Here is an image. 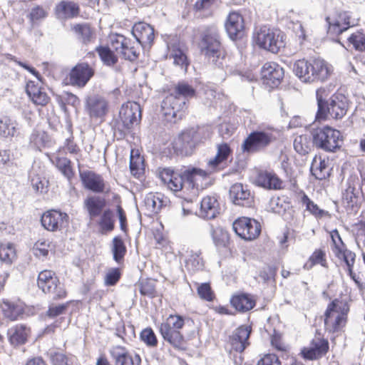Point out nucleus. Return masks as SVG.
<instances>
[{
	"mask_svg": "<svg viewBox=\"0 0 365 365\" xmlns=\"http://www.w3.org/2000/svg\"><path fill=\"white\" fill-rule=\"evenodd\" d=\"M199 297L207 302H212L215 299V293L209 282L201 283L197 288Z\"/></svg>",
	"mask_w": 365,
	"mask_h": 365,
	"instance_id": "680f3d73",
	"label": "nucleus"
},
{
	"mask_svg": "<svg viewBox=\"0 0 365 365\" xmlns=\"http://www.w3.org/2000/svg\"><path fill=\"white\" fill-rule=\"evenodd\" d=\"M115 215L110 208L106 209L100 215L98 225L101 234H107L115 229Z\"/></svg>",
	"mask_w": 365,
	"mask_h": 365,
	"instance_id": "58836bf2",
	"label": "nucleus"
},
{
	"mask_svg": "<svg viewBox=\"0 0 365 365\" xmlns=\"http://www.w3.org/2000/svg\"><path fill=\"white\" fill-rule=\"evenodd\" d=\"M114 365H140L141 358L138 354L131 353L123 346H115L109 349Z\"/></svg>",
	"mask_w": 365,
	"mask_h": 365,
	"instance_id": "aec40b11",
	"label": "nucleus"
},
{
	"mask_svg": "<svg viewBox=\"0 0 365 365\" xmlns=\"http://www.w3.org/2000/svg\"><path fill=\"white\" fill-rule=\"evenodd\" d=\"M350 19L351 15L349 11L340 12L338 15V19L335 20L333 23L329 21V17H327L326 21L329 24V32H332L333 34L337 36L341 34L350 27L354 26V24L351 23Z\"/></svg>",
	"mask_w": 365,
	"mask_h": 365,
	"instance_id": "c85d7f7f",
	"label": "nucleus"
},
{
	"mask_svg": "<svg viewBox=\"0 0 365 365\" xmlns=\"http://www.w3.org/2000/svg\"><path fill=\"white\" fill-rule=\"evenodd\" d=\"M185 324V318L180 314H170L161 323L159 331L162 338L174 349L181 351L187 350V341L180 329Z\"/></svg>",
	"mask_w": 365,
	"mask_h": 365,
	"instance_id": "423d86ee",
	"label": "nucleus"
},
{
	"mask_svg": "<svg viewBox=\"0 0 365 365\" xmlns=\"http://www.w3.org/2000/svg\"><path fill=\"white\" fill-rule=\"evenodd\" d=\"M85 108L91 118H101L108 111V103L103 96L93 94L86 97Z\"/></svg>",
	"mask_w": 365,
	"mask_h": 365,
	"instance_id": "412c9836",
	"label": "nucleus"
},
{
	"mask_svg": "<svg viewBox=\"0 0 365 365\" xmlns=\"http://www.w3.org/2000/svg\"><path fill=\"white\" fill-rule=\"evenodd\" d=\"M56 101L61 110L66 111V104L77 108L81 105L79 98L71 92H64L62 96H57Z\"/></svg>",
	"mask_w": 365,
	"mask_h": 365,
	"instance_id": "de8ad7c7",
	"label": "nucleus"
},
{
	"mask_svg": "<svg viewBox=\"0 0 365 365\" xmlns=\"http://www.w3.org/2000/svg\"><path fill=\"white\" fill-rule=\"evenodd\" d=\"M139 291L141 295L153 299L158 296L155 289V280L152 279H144L138 282Z\"/></svg>",
	"mask_w": 365,
	"mask_h": 365,
	"instance_id": "09e8293b",
	"label": "nucleus"
},
{
	"mask_svg": "<svg viewBox=\"0 0 365 365\" xmlns=\"http://www.w3.org/2000/svg\"><path fill=\"white\" fill-rule=\"evenodd\" d=\"M121 277L120 269L118 267L110 268L106 273L104 283L108 287L115 285Z\"/></svg>",
	"mask_w": 365,
	"mask_h": 365,
	"instance_id": "0e129e2a",
	"label": "nucleus"
},
{
	"mask_svg": "<svg viewBox=\"0 0 365 365\" xmlns=\"http://www.w3.org/2000/svg\"><path fill=\"white\" fill-rule=\"evenodd\" d=\"M131 33L144 50L151 48L155 38V29L150 24L144 21L135 23Z\"/></svg>",
	"mask_w": 365,
	"mask_h": 365,
	"instance_id": "f3484780",
	"label": "nucleus"
},
{
	"mask_svg": "<svg viewBox=\"0 0 365 365\" xmlns=\"http://www.w3.org/2000/svg\"><path fill=\"white\" fill-rule=\"evenodd\" d=\"M37 284L45 294H49L59 284V279L54 272L45 269L38 274Z\"/></svg>",
	"mask_w": 365,
	"mask_h": 365,
	"instance_id": "cd10ccee",
	"label": "nucleus"
},
{
	"mask_svg": "<svg viewBox=\"0 0 365 365\" xmlns=\"http://www.w3.org/2000/svg\"><path fill=\"white\" fill-rule=\"evenodd\" d=\"M217 148L216 155L207 163V169L211 172V174L224 170L228 166L229 163L231 162V160H229V158L232 156V150L229 144L222 143L218 144Z\"/></svg>",
	"mask_w": 365,
	"mask_h": 365,
	"instance_id": "a211bd4d",
	"label": "nucleus"
},
{
	"mask_svg": "<svg viewBox=\"0 0 365 365\" xmlns=\"http://www.w3.org/2000/svg\"><path fill=\"white\" fill-rule=\"evenodd\" d=\"M210 175L211 172L208 169L202 170L196 167H189L176 170L171 168H165L160 173L161 180L174 191H179L183 188L197 190L195 177L200 176L205 179Z\"/></svg>",
	"mask_w": 365,
	"mask_h": 365,
	"instance_id": "f257e3e1",
	"label": "nucleus"
},
{
	"mask_svg": "<svg viewBox=\"0 0 365 365\" xmlns=\"http://www.w3.org/2000/svg\"><path fill=\"white\" fill-rule=\"evenodd\" d=\"M308 68L307 59L302 58L294 63L293 72L302 82L310 83L311 76Z\"/></svg>",
	"mask_w": 365,
	"mask_h": 365,
	"instance_id": "a18cd8bd",
	"label": "nucleus"
},
{
	"mask_svg": "<svg viewBox=\"0 0 365 365\" xmlns=\"http://www.w3.org/2000/svg\"><path fill=\"white\" fill-rule=\"evenodd\" d=\"M276 140L274 135L264 130H252L244 140L242 150L247 154H253L264 151Z\"/></svg>",
	"mask_w": 365,
	"mask_h": 365,
	"instance_id": "9d476101",
	"label": "nucleus"
},
{
	"mask_svg": "<svg viewBox=\"0 0 365 365\" xmlns=\"http://www.w3.org/2000/svg\"><path fill=\"white\" fill-rule=\"evenodd\" d=\"M200 255V252L192 254L185 261V267L190 272L194 273L204 269V261Z\"/></svg>",
	"mask_w": 365,
	"mask_h": 365,
	"instance_id": "603ef678",
	"label": "nucleus"
},
{
	"mask_svg": "<svg viewBox=\"0 0 365 365\" xmlns=\"http://www.w3.org/2000/svg\"><path fill=\"white\" fill-rule=\"evenodd\" d=\"M71 31L77 40L84 45L91 43L95 35L94 30L88 23L76 24L71 26Z\"/></svg>",
	"mask_w": 365,
	"mask_h": 365,
	"instance_id": "c9c22d12",
	"label": "nucleus"
},
{
	"mask_svg": "<svg viewBox=\"0 0 365 365\" xmlns=\"http://www.w3.org/2000/svg\"><path fill=\"white\" fill-rule=\"evenodd\" d=\"M232 228L237 235L245 240L255 239L261 232V225L259 222L245 217L235 220Z\"/></svg>",
	"mask_w": 365,
	"mask_h": 365,
	"instance_id": "9b49d317",
	"label": "nucleus"
},
{
	"mask_svg": "<svg viewBox=\"0 0 365 365\" xmlns=\"http://www.w3.org/2000/svg\"><path fill=\"white\" fill-rule=\"evenodd\" d=\"M107 202L104 197L99 195L87 197L83 202V208L87 211L90 220L100 216L106 210Z\"/></svg>",
	"mask_w": 365,
	"mask_h": 365,
	"instance_id": "a878e982",
	"label": "nucleus"
},
{
	"mask_svg": "<svg viewBox=\"0 0 365 365\" xmlns=\"http://www.w3.org/2000/svg\"><path fill=\"white\" fill-rule=\"evenodd\" d=\"M313 147L327 153L339 150L343 143V136L339 130L329 125L312 128L310 130Z\"/></svg>",
	"mask_w": 365,
	"mask_h": 365,
	"instance_id": "0eeeda50",
	"label": "nucleus"
},
{
	"mask_svg": "<svg viewBox=\"0 0 365 365\" xmlns=\"http://www.w3.org/2000/svg\"><path fill=\"white\" fill-rule=\"evenodd\" d=\"M173 91L175 95H178L180 98H184L186 103L188 102L189 99L196 97L197 94V88L185 81H178Z\"/></svg>",
	"mask_w": 365,
	"mask_h": 365,
	"instance_id": "ea45409f",
	"label": "nucleus"
},
{
	"mask_svg": "<svg viewBox=\"0 0 365 365\" xmlns=\"http://www.w3.org/2000/svg\"><path fill=\"white\" fill-rule=\"evenodd\" d=\"M262 83L270 88H277L284 76L282 67L274 62H267L261 68Z\"/></svg>",
	"mask_w": 365,
	"mask_h": 365,
	"instance_id": "2eb2a0df",
	"label": "nucleus"
},
{
	"mask_svg": "<svg viewBox=\"0 0 365 365\" xmlns=\"http://www.w3.org/2000/svg\"><path fill=\"white\" fill-rule=\"evenodd\" d=\"M29 142L34 148L41 150L43 148L50 147L51 139L47 132L38 129H34L30 137Z\"/></svg>",
	"mask_w": 365,
	"mask_h": 365,
	"instance_id": "e433bc0d",
	"label": "nucleus"
},
{
	"mask_svg": "<svg viewBox=\"0 0 365 365\" xmlns=\"http://www.w3.org/2000/svg\"><path fill=\"white\" fill-rule=\"evenodd\" d=\"M210 233L214 244L217 247H227L228 246L230 234L226 230L220 227L214 228L211 226Z\"/></svg>",
	"mask_w": 365,
	"mask_h": 365,
	"instance_id": "79ce46f5",
	"label": "nucleus"
},
{
	"mask_svg": "<svg viewBox=\"0 0 365 365\" xmlns=\"http://www.w3.org/2000/svg\"><path fill=\"white\" fill-rule=\"evenodd\" d=\"M219 214V203L215 197L206 196L200 202L199 216L205 219H214Z\"/></svg>",
	"mask_w": 365,
	"mask_h": 365,
	"instance_id": "f704fd0d",
	"label": "nucleus"
},
{
	"mask_svg": "<svg viewBox=\"0 0 365 365\" xmlns=\"http://www.w3.org/2000/svg\"><path fill=\"white\" fill-rule=\"evenodd\" d=\"M160 193H149L145 198V205L151 212L158 213L165 205Z\"/></svg>",
	"mask_w": 365,
	"mask_h": 365,
	"instance_id": "49530a36",
	"label": "nucleus"
},
{
	"mask_svg": "<svg viewBox=\"0 0 365 365\" xmlns=\"http://www.w3.org/2000/svg\"><path fill=\"white\" fill-rule=\"evenodd\" d=\"M208 127L197 126L183 130L173 143V150L178 155H191L195 148L210 138Z\"/></svg>",
	"mask_w": 365,
	"mask_h": 365,
	"instance_id": "20e7f679",
	"label": "nucleus"
},
{
	"mask_svg": "<svg viewBox=\"0 0 365 365\" xmlns=\"http://www.w3.org/2000/svg\"><path fill=\"white\" fill-rule=\"evenodd\" d=\"M56 167L68 180L73 177L74 172L71 166V161L68 158H57Z\"/></svg>",
	"mask_w": 365,
	"mask_h": 365,
	"instance_id": "5fc2aeb1",
	"label": "nucleus"
},
{
	"mask_svg": "<svg viewBox=\"0 0 365 365\" xmlns=\"http://www.w3.org/2000/svg\"><path fill=\"white\" fill-rule=\"evenodd\" d=\"M75 358V356L71 354L59 351H53L50 354L51 365H73Z\"/></svg>",
	"mask_w": 365,
	"mask_h": 365,
	"instance_id": "8fccbe9b",
	"label": "nucleus"
},
{
	"mask_svg": "<svg viewBox=\"0 0 365 365\" xmlns=\"http://www.w3.org/2000/svg\"><path fill=\"white\" fill-rule=\"evenodd\" d=\"M230 304L237 311L245 313L255 307L256 300L252 294L242 292L233 295L230 299Z\"/></svg>",
	"mask_w": 365,
	"mask_h": 365,
	"instance_id": "2f4dec72",
	"label": "nucleus"
},
{
	"mask_svg": "<svg viewBox=\"0 0 365 365\" xmlns=\"http://www.w3.org/2000/svg\"><path fill=\"white\" fill-rule=\"evenodd\" d=\"M348 43L359 52H365V35L361 32L351 34L347 38Z\"/></svg>",
	"mask_w": 365,
	"mask_h": 365,
	"instance_id": "13d9d810",
	"label": "nucleus"
},
{
	"mask_svg": "<svg viewBox=\"0 0 365 365\" xmlns=\"http://www.w3.org/2000/svg\"><path fill=\"white\" fill-rule=\"evenodd\" d=\"M325 93V90L322 88L316 91L317 111L315 120L317 121L326 120L329 116L336 120L341 119L348 110L349 101L347 98L343 94L334 93L327 100L324 97Z\"/></svg>",
	"mask_w": 365,
	"mask_h": 365,
	"instance_id": "7ed1b4c3",
	"label": "nucleus"
},
{
	"mask_svg": "<svg viewBox=\"0 0 365 365\" xmlns=\"http://www.w3.org/2000/svg\"><path fill=\"white\" fill-rule=\"evenodd\" d=\"M187 103L184 98H180L178 95L172 91L162 103L163 109L167 108L169 111L165 112V115H171L173 118H181L182 112L187 108Z\"/></svg>",
	"mask_w": 365,
	"mask_h": 365,
	"instance_id": "5701e85b",
	"label": "nucleus"
},
{
	"mask_svg": "<svg viewBox=\"0 0 365 365\" xmlns=\"http://www.w3.org/2000/svg\"><path fill=\"white\" fill-rule=\"evenodd\" d=\"M4 317L11 321L17 320L24 314L22 302L4 299L0 305Z\"/></svg>",
	"mask_w": 365,
	"mask_h": 365,
	"instance_id": "c756f323",
	"label": "nucleus"
},
{
	"mask_svg": "<svg viewBox=\"0 0 365 365\" xmlns=\"http://www.w3.org/2000/svg\"><path fill=\"white\" fill-rule=\"evenodd\" d=\"M79 177L83 187L96 194H108L110 191L109 185L107 186L103 178L91 170H83L79 172Z\"/></svg>",
	"mask_w": 365,
	"mask_h": 365,
	"instance_id": "f8f14e48",
	"label": "nucleus"
},
{
	"mask_svg": "<svg viewBox=\"0 0 365 365\" xmlns=\"http://www.w3.org/2000/svg\"><path fill=\"white\" fill-rule=\"evenodd\" d=\"M170 56L173 58L175 65L180 66L182 68L184 66L187 68L189 65L187 57L182 50L180 48L173 49Z\"/></svg>",
	"mask_w": 365,
	"mask_h": 365,
	"instance_id": "69168bd1",
	"label": "nucleus"
},
{
	"mask_svg": "<svg viewBox=\"0 0 365 365\" xmlns=\"http://www.w3.org/2000/svg\"><path fill=\"white\" fill-rule=\"evenodd\" d=\"M111 251L113 258L118 264L123 262L127 248L125 242L120 236H115L112 240Z\"/></svg>",
	"mask_w": 365,
	"mask_h": 365,
	"instance_id": "a19ab883",
	"label": "nucleus"
},
{
	"mask_svg": "<svg viewBox=\"0 0 365 365\" xmlns=\"http://www.w3.org/2000/svg\"><path fill=\"white\" fill-rule=\"evenodd\" d=\"M229 194L230 200L235 205L250 207L253 203V197L250 191L242 183L232 185L230 188Z\"/></svg>",
	"mask_w": 365,
	"mask_h": 365,
	"instance_id": "b1692460",
	"label": "nucleus"
},
{
	"mask_svg": "<svg viewBox=\"0 0 365 365\" xmlns=\"http://www.w3.org/2000/svg\"><path fill=\"white\" fill-rule=\"evenodd\" d=\"M336 256L341 259L349 268H353L355 262L356 254L346 248L336 250Z\"/></svg>",
	"mask_w": 365,
	"mask_h": 365,
	"instance_id": "bf43d9fd",
	"label": "nucleus"
},
{
	"mask_svg": "<svg viewBox=\"0 0 365 365\" xmlns=\"http://www.w3.org/2000/svg\"><path fill=\"white\" fill-rule=\"evenodd\" d=\"M312 136L301 135L295 138L294 140V148L301 155L308 154L312 150Z\"/></svg>",
	"mask_w": 365,
	"mask_h": 365,
	"instance_id": "c03bdc74",
	"label": "nucleus"
},
{
	"mask_svg": "<svg viewBox=\"0 0 365 365\" xmlns=\"http://www.w3.org/2000/svg\"><path fill=\"white\" fill-rule=\"evenodd\" d=\"M310 172L317 180H322L329 176L327 165L324 160H320L317 163L316 160L312 163Z\"/></svg>",
	"mask_w": 365,
	"mask_h": 365,
	"instance_id": "3c124183",
	"label": "nucleus"
},
{
	"mask_svg": "<svg viewBox=\"0 0 365 365\" xmlns=\"http://www.w3.org/2000/svg\"><path fill=\"white\" fill-rule=\"evenodd\" d=\"M30 334V329L24 324H17L8 329L9 341L14 346L25 344Z\"/></svg>",
	"mask_w": 365,
	"mask_h": 365,
	"instance_id": "7c9ffc66",
	"label": "nucleus"
},
{
	"mask_svg": "<svg viewBox=\"0 0 365 365\" xmlns=\"http://www.w3.org/2000/svg\"><path fill=\"white\" fill-rule=\"evenodd\" d=\"M325 252L324 251L322 250H315L312 255L309 257V262L310 263H306L304 265V269H310L312 268V267L315 264H319L322 267H327V260L325 258Z\"/></svg>",
	"mask_w": 365,
	"mask_h": 365,
	"instance_id": "4d7b16f0",
	"label": "nucleus"
},
{
	"mask_svg": "<svg viewBox=\"0 0 365 365\" xmlns=\"http://www.w3.org/2000/svg\"><path fill=\"white\" fill-rule=\"evenodd\" d=\"M329 350V344L327 339H313L309 348H303L302 356L307 360H317L325 356Z\"/></svg>",
	"mask_w": 365,
	"mask_h": 365,
	"instance_id": "4be33fe9",
	"label": "nucleus"
},
{
	"mask_svg": "<svg viewBox=\"0 0 365 365\" xmlns=\"http://www.w3.org/2000/svg\"><path fill=\"white\" fill-rule=\"evenodd\" d=\"M47 16V12L40 6H36L31 9L28 15L30 19L32 27L37 21L42 20Z\"/></svg>",
	"mask_w": 365,
	"mask_h": 365,
	"instance_id": "338daca9",
	"label": "nucleus"
},
{
	"mask_svg": "<svg viewBox=\"0 0 365 365\" xmlns=\"http://www.w3.org/2000/svg\"><path fill=\"white\" fill-rule=\"evenodd\" d=\"M310 73V83L324 82L331 74L327 62L321 58H312V67Z\"/></svg>",
	"mask_w": 365,
	"mask_h": 365,
	"instance_id": "72a5a7b5",
	"label": "nucleus"
},
{
	"mask_svg": "<svg viewBox=\"0 0 365 365\" xmlns=\"http://www.w3.org/2000/svg\"><path fill=\"white\" fill-rule=\"evenodd\" d=\"M15 256V249L13 244L0 246V260L6 264H11Z\"/></svg>",
	"mask_w": 365,
	"mask_h": 365,
	"instance_id": "e2e57ef3",
	"label": "nucleus"
},
{
	"mask_svg": "<svg viewBox=\"0 0 365 365\" xmlns=\"http://www.w3.org/2000/svg\"><path fill=\"white\" fill-rule=\"evenodd\" d=\"M140 119L141 111L138 103L128 102L123 104L118 117L114 118L111 123L114 136L118 140L124 139Z\"/></svg>",
	"mask_w": 365,
	"mask_h": 365,
	"instance_id": "39448f33",
	"label": "nucleus"
},
{
	"mask_svg": "<svg viewBox=\"0 0 365 365\" xmlns=\"http://www.w3.org/2000/svg\"><path fill=\"white\" fill-rule=\"evenodd\" d=\"M256 365H282L279 357L274 354H267L264 355Z\"/></svg>",
	"mask_w": 365,
	"mask_h": 365,
	"instance_id": "774afa93",
	"label": "nucleus"
},
{
	"mask_svg": "<svg viewBox=\"0 0 365 365\" xmlns=\"http://www.w3.org/2000/svg\"><path fill=\"white\" fill-rule=\"evenodd\" d=\"M26 93L30 100L37 106H45L50 101V97L46 93L44 88L40 86L34 81H29L26 83Z\"/></svg>",
	"mask_w": 365,
	"mask_h": 365,
	"instance_id": "393cba45",
	"label": "nucleus"
},
{
	"mask_svg": "<svg viewBox=\"0 0 365 365\" xmlns=\"http://www.w3.org/2000/svg\"><path fill=\"white\" fill-rule=\"evenodd\" d=\"M55 11L58 19H71L79 16L81 9L75 1L63 0L56 6Z\"/></svg>",
	"mask_w": 365,
	"mask_h": 365,
	"instance_id": "bb28decb",
	"label": "nucleus"
},
{
	"mask_svg": "<svg viewBox=\"0 0 365 365\" xmlns=\"http://www.w3.org/2000/svg\"><path fill=\"white\" fill-rule=\"evenodd\" d=\"M129 167L131 174L136 178H140V175L144 173L143 158L140 155H136L135 156L131 155Z\"/></svg>",
	"mask_w": 365,
	"mask_h": 365,
	"instance_id": "6e6d98bb",
	"label": "nucleus"
},
{
	"mask_svg": "<svg viewBox=\"0 0 365 365\" xmlns=\"http://www.w3.org/2000/svg\"><path fill=\"white\" fill-rule=\"evenodd\" d=\"M225 28L232 41L242 39L245 35V24L243 16L239 11H231L227 16Z\"/></svg>",
	"mask_w": 365,
	"mask_h": 365,
	"instance_id": "dca6fc26",
	"label": "nucleus"
},
{
	"mask_svg": "<svg viewBox=\"0 0 365 365\" xmlns=\"http://www.w3.org/2000/svg\"><path fill=\"white\" fill-rule=\"evenodd\" d=\"M198 47L200 53L210 66L220 69L227 66V53L220 34L215 29H207L200 34Z\"/></svg>",
	"mask_w": 365,
	"mask_h": 365,
	"instance_id": "f03ea898",
	"label": "nucleus"
},
{
	"mask_svg": "<svg viewBox=\"0 0 365 365\" xmlns=\"http://www.w3.org/2000/svg\"><path fill=\"white\" fill-rule=\"evenodd\" d=\"M256 183L258 186L264 187L267 190H280L282 186V180L278 176L271 172L260 171L257 178Z\"/></svg>",
	"mask_w": 365,
	"mask_h": 365,
	"instance_id": "473e14b6",
	"label": "nucleus"
},
{
	"mask_svg": "<svg viewBox=\"0 0 365 365\" xmlns=\"http://www.w3.org/2000/svg\"><path fill=\"white\" fill-rule=\"evenodd\" d=\"M95 74L94 68L87 62L78 63L68 73L70 85L84 88Z\"/></svg>",
	"mask_w": 365,
	"mask_h": 365,
	"instance_id": "ddd939ff",
	"label": "nucleus"
},
{
	"mask_svg": "<svg viewBox=\"0 0 365 365\" xmlns=\"http://www.w3.org/2000/svg\"><path fill=\"white\" fill-rule=\"evenodd\" d=\"M349 304L344 299H334L327 306L324 314L326 331L336 333L342 330L347 321Z\"/></svg>",
	"mask_w": 365,
	"mask_h": 365,
	"instance_id": "6e6552de",
	"label": "nucleus"
},
{
	"mask_svg": "<svg viewBox=\"0 0 365 365\" xmlns=\"http://www.w3.org/2000/svg\"><path fill=\"white\" fill-rule=\"evenodd\" d=\"M303 202L306 205V209L317 218L330 217L328 211L320 209L319 206L311 200L307 195L303 197Z\"/></svg>",
	"mask_w": 365,
	"mask_h": 365,
	"instance_id": "864d4df0",
	"label": "nucleus"
},
{
	"mask_svg": "<svg viewBox=\"0 0 365 365\" xmlns=\"http://www.w3.org/2000/svg\"><path fill=\"white\" fill-rule=\"evenodd\" d=\"M252 332L251 325H241L234 330L232 335L229 336V342L232 349L235 352H244L250 345L249 341Z\"/></svg>",
	"mask_w": 365,
	"mask_h": 365,
	"instance_id": "6ab92c4d",
	"label": "nucleus"
},
{
	"mask_svg": "<svg viewBox=\"0 0 365 365\" xmlns=\"http://www.w3.org/2000/svg\"><path fill=\"white\" fill-rule=\"evenodd\" d=\"M286 34L277 29L263 26L254 36L255 44L260 48L277 53L286 45Z\"/></svg>",
	"mask_w": 365,
	"mask_h": 365,
	"instance_id": "1a4fd4ad",
	"label": "nucleus"
},
{
	"mask_svg": "<svg viewBox=\"0 0 365 365\" xmlns=\"http://www.w3.org/2000/svg\"><path fill=\"white\" fill-rule=\"evenodd\" d=\"M19 135L16 128V123L8 116L0 118V136L4 138L16 139Z\"/></svg>",
	"mask_w": 365,
	"mask_h": 365,
	"instance_id": "4c0bfd02",
	"label": "nucleus"
},
{
	"mask_svg": "<svg viewBox=\"0 0 365 365\" xmlns=\"http://www.w3.org/2000/svg\"><path fill=\"white\" fill-rule=\"evenodd\" d=\"M140 338L149 347H155L158 346L157 336L150 327H147L142 330L140 334Z\"/></svg>",
	"mask_w": 365,
	"mask_h": 365,
	"instance_id": "052dcab7",
	"label": "nucleus"
},
{
	"mask_svg": "<svg viewBox=\"0 0 365 365\" xmlns=\"http://www.w3.org/2000/svg\"><path fill=\"white\" fill-rule=\"evenodd\" d=\"M95 51L98 53L104 65L113 66L118 63L117 56L108 46H98Z\"/></svg>",
	"mask_w": 365,
	"mask_h": 365,
	"instance_id": "37998d69",
	"label": "nucleus"
},
{
	"mask_svg": "<svg viewBox=\"0 0 365 365\" xmlns=\"http://www.w3.org/2000/svg\"><path fill=\"white\" fill-rule=\"evenodd\" d=\"M67 213L58 210H50L43 212L41 217L42 227L49 232L60 231L68 223Z\"/></svg>",
	"mask_w": 365,
	"mask_h": 365,
	"instance_id": "4468645a",
	"label": "nucleus"
}]
</instances>
